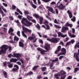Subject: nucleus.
Segmentation results:
<instances>
[{
    "label": "nucleus",
    "instance_id": "nucleus-1",
    "mask_svg": "<svg viewBox=\"0 0 79 79\" xmlns=\"http://www.w3.org/2000/svg\"><path fill=\"white\" fill-rule=\"evenodd\" d=\"M9 48V51L10 52L11 51V47L9 46L8 45H3L0 47L1 49V50L0 51V55H2V53H3V54L6 53V50H8Z\"/></svg>",
    "mask_w": 79,
    "mask_h": 79
},
{
    "label": "nucleus",
    "instance_id": "nucleus-2",
    "mask_svg": "<svg viewBox=\"0 0 79 79\" xmlns=\"http://www.w3.org/2000/svg\"><path fill=\"white\" fill-rule=\"evenodd\" d=\"M44 48L46 51L43 50L42 49L40 48H37V50H38V51H39V52H40L41 54H42L43 55L45 54V52H47L50 51V45L48 44H45Z\"/></svg>",
    "mask_w": 79,
    "mask_h": 79
},
{
    "label": "nucleus",
    "instance_id": "nucleus-3",
    "mask_svg": "<svg viewBox=\"0 0 79 79\" xmlns=\"http://www.w3.org/2000/svg\"><path fill=\"white\" fill-rule=\"evenodd\" d=\"M23 21H22V23L23 25V26H26V27H29L32 24V23L29 22L26 18H23ZM23 21H25V23H26L27 24L25 23H24V22Z\"/></svg>",
    "mask_w": 79,
    "mask_h": 79
},
{
    "label": "nucleus",
    "instance_id": "nucleus-4",
    "mask_svg": "<svg viewBox=\"0 0 79 79\" xmlns=\"http://www.w3.org/2000/svg\"><path fill=\"white\" fill-rule=\"evenodd\" d=\"M14 55V56H13ZM21 54L19 53H14L13 55H12L11 54H10L8 55V57L9 58H11V56L12 57H16V58H19L21 57Z\"/></svg>",
    "mask_w": 79,
    "mask_h": 79
},
{
    "label": "nucleus",
    "instance_id": "nucleus-5",
    "mask_svg": "<svg viewBox=\"0 0 79 79\" xmlns=\"http://www.w3.org/2000/svg\"><path fill=\"white\" fill-rule=\"evenodd\" d=\"M79 49H78V53L75 52L74 54V57L75 58L77 62L79 61Z\"/></svg>",
    "mask_w": 79,
    "mask_h": 79
},
{
    "label": "nucleus",
    "instance_id": "nucleus-6",
    "mask_svg": "<svg viewBox=\"0 0 79 79\" xmlns=\"http://www.w3.org/2000/svg\"><path fill=\"white\" fill-rule=\"evenodd\" d=\"M55 61H58V58H56L55 59L52 60V62L51 63V64L50 65V69H54V67H53V68H52L53 67V63L55 62Z\"/></svg>",
    "mask_w": 79,
    "mask_h": 79
},
{
    "label": "nucleus",
    "instance_id": "nucleus-7",
    "mask_svg": "<svg viewBox=\"0 0 79 79\" xmlns=\"http://www.w3.org/2000/svg\"><path fill=\"white\" fill-rule=\"evenodd\" d=\"M60 39V38H52L51 42L52 43H57V42H58V41Z\"/></svg>",
    "mask_w": 79,
    "mask_h": 79
},
{
    "label": "nucleus",
    "instance_id": "nucleus-8",
    "mask_svg": "<svg viewBox=\"0 0 79 79\" xmlns=\"http://www.w3.org/2000/svg\"><path fill=\"white\" fill-rule=\"evenodd\" d=\"M22 29L23 31H24L25 33H27V32H29V33H31V32L32 31L31 30H29L27 28L24 27L23 26H22Z\"/></svg>",
    "mask_w": 79,
    "mask_h": 79
},
{
    "label": "nucleus",
    "instance_id": "nucleus-9",
    "mask_svg": "<svg viewBox=\"0 0 79 79\" xmlns=\"http://www.w3.org/2000/svg\"><path fill=\"white\" fill-rule=\"evenodd\" d=\"M66 7L65 6H58V4H57V5H56L55 7L56 8H58L59 9H60L61 10H63L64 9V8Z\"/></svg>",
    "mask_w": 79,
    "mask_h": 79
},
{
    "label": "nucleus",
    "instance_id": "nucleus-10",
    "mask_svg": "<svg viewBox=\"0 0 79 79\" xmlns=\"http://www.w3.org/2000/svg\"><path fill=\"white\" fill-rule=\"evenodd\" d=\"M68 28L66 27H63L62 28L61 32H64L66 30H68Z\"/></svg>",
    "mask_w": 79,
    "mask_h": 79
},
{
    "label": "nucleus",
    "instance_id": "nucleus-11",
    "mask_svg": "<svg viewBox=\"0 0 79 79\" xmlns=\"http://www.w3.org/2000/svg\"><path fill=\"white\" fill-rule=\"evenodd\" d=\"M66 74V73L63 70H61L60 71V73L58 74V76H62L64 74Z\"/></svg>",
    "mask_w": 79,
    "mask_h": 79
},
{
    "label": "nucleus",
    "instance_id": "nucleus-12",
    "mask_svg": "<svg viewBox=\"0 0 79 79\" xmlns=\"http://www.w3.org/2000/svg\"><path fill=\"white\" fill-rule=\"evenodd\" d=\"M67 13L68 14L70 18H73V14L71 13L70 10H68L67 11Z\"/></svg>",
    "mask_w": 79,
    "mask_h": 79
},
{
    "label": "nucleus",
    "instance_id": "nucleus-13",
    "mask_svg": "<svg viewBox=\"0 0 79 79\" xmlns=\"http://www.w3.org/2000/svg\"><path fill=\"white\" fill-rule=\"evenodd\" d=\"M18 59H16L12 58L10 60V62H11V63H16V62L17 61H18Z\"/></svg>",
    "mask_w": 79,
    "mask_h": 79
},
{
    "label": "nucleus",
    "instance_id": "nucleus-14",
    "mask_svg": "<svg viewBox=\"0 0 79 79\" xmlns=\"http://www.w3.org/2000/svg\"><path fill=\"white\" fill-rule=\"evenodd\" d=\"M60 50H61V46H59L57 47V50L55 52V54H57L58 52H60Z\"/></svg>",
    "mask_w": 79,
    "mask_h": 79
},
{
    "label": "nucleus",
    "instance_id": "nucleus-15",
    "mask_svg": "<svg viewBox=\"0 0 79 79\" xmlns=\"http://www.w3.org/2000/svg\"><path fill=\"white\" fill-rule=\"evenodd\" d=\"M39 21L40 22V24H42V22H43V20H44V18L40 16L39 18Z\"/></svg>",
    "mask_w": 79,
    "mask_h": 79
},
{
    "label": "nucleus",
    "instance_id": "nucleus-16",
    "mask_svg": "<svg viewBox=\"0 0 79 79\" xmlns=\"http://www.w3.org/2000/svg\"><path fill=\"white\" fill-rule=\"evenodd\" d=\"M19 46L20 47L23 48L24 47V43L22 41H20L19 42Z\"/></svg>",
    "mask_w": 79,
    "mask_h": 79
},
{
    "label": "nucleus",
    "instance_id": "nucleus-17",
    "mask_svg": "<svg viewBox=\"0 0 79 79\" xmlns=\"http://www.w3.org/2000/svg\"><path fill=\"white\" fill-rule=\"evenodd\" d=\"M48 11H50L51 12H52V13H54L55 11H53V9L52 7H48Z\"/></svg>",
    "mask_w": 79,
    "mask_h": 79
},
{
    "label": "nucleus",
    "instance_id": "nucleus-18",
    "mask_svg": "<svg viewBox=\"0 0 79 79\" xmlns=\"http://www.w3.org/2000/svg\"><path fill=\"white\" fill-rule=\"evenodd\" d=\"M33 16H34V17H35V18H36L37 19H39V17H40V16H39V15L36 14H34Z\"/></svg>",
    "mask_w": 79,
    "mask_h": 79
},
{
    "label": "nucleus",
    "instance_id": "nucleus-19",
    "mask_svg": "<svg viewBox=\"0 0 79 79\" xmlns=\"http://www.w3.org/2000/svg\"><path fill=\"white\" fill-rule=\"evenodd\" d=\"M3 75L5 78H7V73L5 71L3 72Z\"/></svg>",
    "mask_w": 79,
    "mask_h": 79
},
{
    "label": "nucleus",
    "instance_id": "nucleus-20",
    "mask_svg": "<svg viewBox=\"0 0 79 79\" xmlns=\"http://www.w3.org/2000/svg\"><path fill=\"white\" fill-rule=\"evenodd\" d=\"M14 32V30L12 28H10L8 31L9 34H11V32Z\"/></svg>",
    "mask_w": 79,
    "mask_h": 79
},
{
    "label": "nucleus",
    "instance_id": "nucleus-21",
    "mask_svg": "<svg viewBox=\"0 0 79 79\" xmlns=\"http://www.w3.org/2000/svg\"><path fill=\"white\" fill-rule=\"evenodd\" d=\"M31 5L32 7V8H33L34 9L37 8V6H35V5L33 4V2H31Z\"/></svg>",
    "mask_w": 79,
    "mask_h": 79
},
{
    "label": "nucleus",
    "instance_id": "nucleus-22",
    "mask_svg": "<svg viewBox=\"0 0 79 79\" xmlns=\"http://www.w3.org/2000/svg\"><path fill=\"white\" fill-rule=\"evenodd\" d=\"M79 48V45L77 43L74 46V48L75 49H77V48Z\"/></svg>",
    "mask_w": 79,
    "mask_h": 79
},
{
    "label": "nucleus",
    "instance_id": "nucleus-23",
    "mask_svg": "<svg viewBox=\"0 0 79 79\" xmlns=\"http://www.w3.org/2000/svg\"><path fill=\"white\" fill-rule=\"evenodd\" d=\"M40 69L41 71H43V72H44V71H45V69H47V68L45 67H41L40 68Z\"/></svg>",
    "mask_w": 79,
    "mask_h": 79
},
{
    "label": "nucleus",
    "instance_id": "nucleus-24",
    "mask_svg": "<svg viewBox=\"0 0 79 79\" xmlns=\"http://www.w3.org/2000/svg\"><path fill=\"white\" fill-rule=\"evenodd\" d=\"M38 67H39V65H36L34 66L32 69V70H33V71H35Z\"/></svg>",
    "mask_w": 79,
    "mask_h": 79
},
{
    "label": "nucleus",
    "instance_id": "nucleus-25",
    "mask_svg": "<svg viewBox=\"0 0 79 79\" xmlns=\"http://www.w3.org/2000/svg\"><path fill=\"white\" fill-rule=\"evenodd\" d=\"M45 26L46 27V30H50V26H49L48 24L46 25Z\"/></svg>",
    "mask_w": 79,
    "mask_h": 79
},
{
    "label": "nucleus",
    "instance_id": "nucleus-26",
    "mask_svg": "<svg viewBox=\"0 0 79 79\" xmlns=\"http://www.w3.org/2000/svg\"><path fill=\"white\" fill-rule=\"evenodd\" d=\"M35 27L38 29V30H40V26L39 24H37V25H35Z\"/></svg>",
    "mask_w": 79,
    "mask_h": 79
},
{
    "label": "nucleus",
    "instance_id": "nucleus-27",
    "mask_svg": "<svg viewBox=\"0 0 79 79\" xmlns=\"http://www.w3.org/2000/svg\"><path fill=\"white\" fill-rule=\"evenodd\" d=\"M61 52L66 53V50L64 48H62L61 50Z\"/></svg>",
    "mask_w": 79,
    "mask_h": 79
},
{
    "label": "nucleus",
    "instance_id": "nucleus-28",
    "mask_svg": "<svg viewBox=\"0 0 79 79\" xmlns=\"http://www.w3.org/2000/svg\"><path fill=\"white\" fill-rule=\"evenodd\" d=\"M13 64H9L8 65V66L9 68H13Z\"/></svg>",
    "mask_w": 79,
    "mask_h": 79
},
{
    "label": "nucleus",
    "instance_id": "nucleus-29",
    "mask_svg": "<svg viewBox=\"0 0 79 79\" xmlns=\"http://www.w3.org/2000/svg\"><path fill=\"white\" fill-rule=\"evenodd\" d=\"M28 40H31V41H32L33 40H34V38L31 36L28 37Z\"/></svg>",
    "mask_w": 79,
    "mask_h": 79
},
{
    "label": "nucleus",
    "instance_id": "nucleus-30",
    "mask_svg": "<svg viewBox=\"0 0 79 79\" xmlns=\"http://www.w3.org/2000/svg\"><path fill=\"white\" fill-rule=\"evenodd\" d=\"M71 21H72L73 22H75L76 21V17L73 16L71 19Z\"/></svg>",
    "mask_w": 79,
    "mask_h": 79
},
{
    "label": "nucleus",
    "instance_id": "nucleus-31",
    "mask_svg": "<svg viewBox=\"0 0 79 79\" xmlns=\"http://www.w3.org/2000/svg\"><path fill=\"white\" fill-rule=\"evenodd\" d=\"M22 34L23 36V37H26V38H27V35H26L25 34V33H24V31H22Z\"/></svg>",
    "mask_w": 79,
    "mask_h": 79
},
{
    "label": "nucleus",
    "instance_id": "nucleus-32",
    "mask_svg": "<svg viewBox=\"0 0 79 79\" xmlns=\"http://www.w3.org/2000/svg\"><path fill=\"white\" fill-rule=\"evenodd\" d=\"M27 18L28 20H30V19H32L33 18L30 15H27Z\"/></svg>",
    "mask_w": 79,
    "mask_h": 79
},
{
    "label": "nucleus",
    "instance_id": "nucleus-33",
    "mask_svg": "<svg viewBox=\"0 0 79 79\" xmlns=\"http://www.w3.org/2000/svg\"><path fill=\"white\" fill-rule=\"evenodd\" d=\"M24 13L25 15H30V13H29V11L27 10H25L24 11Z\"/></svg>",
    "mask_w": 79,
    "mask_h": 79
},
{
    "label": "nucleus",
    "instance_id": "nucleus-34",
    "mask_svg": "<svg viewBox=\"0 0 79 79\" xmlns=\"http://www.w3.org/2000/svg\"><path fill=\"white\" fill-rule=\"evenodd\" d=\"M20 57H19V58H18V60H19V61H21L22 63V64H23V63H24V61H23V59H20L19 58Z\"/></svg>",
    "mask_w": 79,
    "mask_h": 79
},
{
    "label": "nucleus",
    "instance_id": "nucleus-35",
    "mask_svg": "<svg viewBox=\"0 0 79 79\" xmlns=\"http://www.w3.org/2000/svg\"><path fill=\"white\" fill-rule=\"evenodd\" d=\"M17 11H18V12H19V13H20V14H21V15H23V13H22V12H21V11H20L19 10V9H18V8H17Z\"/></svg>",
    "mask_w": 79,
    "mask_h": 79
},
{
    "label": "nucleus",
    "instance_id": "nucleus-36",
    "mask_svg": "<svg viewBox=\"0 0 79 79\" xmlns=\"http://www.w3.org/2000/svg\"><path fill=\"white\" fill-rule=\"evenodd\" d=\"M48 21L47 20H45L44 23V24H45V25H48Z\"/></svg>",
    "mask_w": 79,
    "mask_h": 79
},
{
    "label": "nucleus",
    "instance_id": "nucleus-37",
    "mask_svg": "<svg viewBox=\"0 0 79 79\" xmlns=\"http://www.w3.org/2000/svg\"><path fill=\"white\" fill-rule=\"evenodd\" d=\"M14 40H16L17 42H18V41L19 40V38H18V37L15 36V37H14Z\"/></svg>",
    "mask_w": 79,
    "mask_h": 79
},
{
    "label": "nucleus",
    "instance_id": "nucleus-38",
    "mask_svg": "<svg viewBox=\"0 0 79 79\" xmlns=\"http://www.w3.org/2000/svg\"><path fill=\"white\" fill-rule=\"evenodd\" d=\"M17 70H18V69L16 68H13L12 71L13 72H14V73H15L17 71Z\"/></svg>",
    "mask_w": 79,
    "mask_h": 79
},
{
    "label": "nucleus",
    "instance_id": "nucleus-39",
    "mask_svg": "<svg viewBox=\"0 0 79 79\" xmlns=\"http://www.w3.org/2000/svg\"><path fill=\"white\" fill-rule=\"evenodd\" d=\"M12 10H15L16 8V7L15 5H12Z\"/></svg>",
    "mask_w": 79,
    "mask_h": 79
},
{
    "label": "nucleus",
    "instance_id": "nucleus-40",
    "mask_svg": "<svg viewBox=\"0 0 79 79\" xmlns=\"http://www.w3.org/2000/svg\"><path fill=\"white\" fill-rule=\"evenodd\" d=\"M0 12L1 13L2 17H3V16H5V14L3 13V12L2 11V10H1L0 11Z\"/></svg>",
    "mask_w": 79,
    "mask_h": 79
},
{
    "label": "nucleus",
    "instance_id": "nucleus-41",
    "mask_svg": "<svg viewBox=\"0 0 79 79\" xmlns=\"http://www.w3.org/2000/svg\"><path fill=\"white\" fill-rule=\"evenodd\" d=\"M57 34L58 35V37H60V36H61V35H62L61 33L59 32H58Z\"/></svg>",
    "mask_w": 79,
    "mask_h": 79
},
{
    "label": "nucleus",
    "instance_id": "nucleus-42",
    "mask_svg": "<svg viewBox=\"0 0 79 79\" xmlns=\"http://www.w3.org/2000/svg\"><path fill=\"white\" fill-rule=\"evenodd\" d=\"M14 67H15V68H16V69H17V70H18V69H19V67L18 66V65H15Z\"/></svg>",
    "mask_w": 79,
    "mask_h": 79
},
{
    "label": "nucleus",
    "instance_id": "nucleus-43",
    "mask_svg": "<svg viewBox=\"0 0 79 79\" xmlns=\"http://www.w3.org/2000/svg\"><path fill=\"white\" fill-rule=\"evenodd\" d=\"M9 18L10 19V20L11 21H13L14 20V19H13V17L11 16H10L9 17Z\"/></svg>",
    "mask_w": 79,
    "mask_h": 79
},
{
    "label": "nucleus",
    "instance_id": "nucleus-44",
    "mask_svg": "<svg viewBox=\"0 0 79 79\" xmlns=\"http://www.w3.org/2000/svg\"><path fill=\"white\" fill-rule=\"evenodd\" d=\"M58 76H59V75H58V74L55 75V77L57 79H59V77H58Z\"/></svg>",
    "mask_w": 79,
    "mask_h": 79
},
{
    "label": "nucleus",
    "instance_id": "nucleus-45",
    "mask_svg": "<svg viewBox=\"0 0 79 79\" xmlns=\"http://www.w3.org/2000/svg\"><path fill=\"white\" fill-rule=\"evenodd\" d=\"M67 36V35H63V34H62V35H61V37H62L63 38H64L65 37H66Z\"/></svg>",
    "mask_w": 79,
    "mask_h": 79
},
{
    "label": "nucleus",
    "instance_id": "nucleus-46",
    "mask_svg": "<svg viewBox=\"0 0 79 79\" xmlns=\"http://www.w3.org/2000/svg\"><path fill=\"white\" fill-rule=\"evenodd\" d=\"M69 22H67L65 24V26L66 27H68L69 26Z\"/></svg>",
    "mask_w": 79,
    "mask_h": 79
},
{
    "label": "nucleus",
    "instance_id": "nucleus-47",
    "mask_svg": "<svg viewBox=\"0 0 79 79\" xmlns=\"http://www.w3.org/2000/svg\"><path fill=\"white\" fill-rule=\"evenodd\" d=\"M17 34L19 37H20V31H18L17 33Z\"/></svg>",
    "mask_w": 79,
    "mask_h": 79
},
{
    "label": "nucleus",
    "instance_id": "nucleus-48",
    "mask_svg": "<svg viewBox=\"0 0 79 79\" xmlns=\"http://www.w3.org/2000/svg\"><path fill=\"white\" fill-rule=\"evenodd\" d=\"M42 1H43L45 3H47V2H50V0H42Z\"/></svg>",
    "mask_w": 79,
    "mask_h": 79
},
{
    "label": "nucleus",
    "instance_id": "nucleus-49",
    "mask_svg": "<svg viewBox=\"0 0 79 79\" xmlns=\"http://www.w3.org/2000/svg\"><path fill=\"white\" fill-rule=\"evenodd\" d=\"M45 16H46V18H47L48 19H49L50 21H52V19L51 18L48 17V16L47 15H46Z\"/></svg>",
    "mask_w": 79,
    "mask_h": 79
},
{
    "label": "nucleus",
    "instance_id": "nucleus-50",
    "mask_svg": "<svg viewBox=\"0 0 79 79\" xmlns=\"http://www.w3.org/2000/svg\"><path fill=\"white\" fill-rule=\"evenodd\" d=\"M70 44H71V41H69L66 43V46H68V45H69Z\"/></svg>",
    "mask_w": 79,
    "mask_h": 79
},
{
    "label": "nucleus",
    "instance_id": "nucleus-51",
    "mask_svg": "<svg viewBox=\"0 0 79 79\" xmlns=\"http://www.w3.org/2000/svg\"><path fill=\"white\" fill-rule=\"evenodd\" d=\"M54 23H57V24H59L58 21H57V20L56 19H55L54 21Z\"/></svg>",
    "mask_w": 79,
    "mask_h": 79
},
{
    "label": "nucleus",
    "instance_id": "nucleus-52",
    "mask_svg": "<svg viewBox=\"0 0 79 79\" xmlns=\"http://www.w3.org/2000/svg\"><path fill=\"white\" fill-rule=\"evenodd\" d=\"M31 36L32 37H33L34 39H35V35H34V34L33 33L31 34Z\"/></svg>",
    "mask_w": 79,
    "mask_h": 79
},
{
    "label": "nucleus",
    "instance_id": "nucleus-53",
    "mask_svg": "<svg viewBox=\"0 0 79 79\" xmlns=\"http://www.w3.org/2000/svg\"><path fill=\"white\" fill-rule=\"evenodd\" d=\"M33 73L32 72H30L27 73V75H31V74H33Z\"/></svg>",
    "mask_w": 79,
    "mask_h": 79
},
{
    "label": "nucleus",
    "instance_id": "nucleus-54",
    "mask_svg": "<svg viewBox=\"0 0 79 79\" xmlns=\"http://www.w3.org/2000/svg\"><path fill=\"white\" fill-rule=\"evenodd\" d=\"M2 4L3 5H4L5 6H6V7H7V6H8V5L5 3H3Z\"/></svg>",
    "mask_w": 79,
    "mask_h": 79
},
{
    "label": "nucleus",
    "instance_id": "nucleus-55",
    "mask_svg": "<svg viewBox=\"0 0 79 79\" xmlns=\"http://www.w3.org/2000/svg\"><path fill=\"white\" fill-rule=\"evenodd\" d=\"M71 44H73L74 42H75V41L74 40H71Z\"/></svg>",
    "mask_w": 79,
    "mask_h": 79
},
{
    "label": "nucleus",
    "instance_id": "nucleus-56",
    "mask_svg": "<svg viewBox=\"0 0 79 79\" xmlns=\"http://www.w3.org/2000/svg\"><path fill=\"white\" fill-rule=\"evenodd\" d=\"M73 77L71 76H69L67 79H72Z\"/></svg>",
    "mask_w": 79,
    "mask_h": 79
},
{
    "label": "nucleus",
    "instance_id": "nucleus-57",
    "mask_svg": "<svg viewBox=\"0 0 79 79\" xmlns=\"http://www.w3.org/2000/svg\"><path fill=\"white\" fill-rule=\"evenodd\" d=\"M3 64L4 66H6V61H5L3 63Z\"/></svg>",
    "mask_w": 79,
    "mask_h": 79
},
{
    "label": "nucleus",
    "instance_id": "nucleus-58",
    "mask_svg": "<svg viewBox=\"0 0 79 79\" xmlns=\"http://www.w3.org/2000/svg\"><path fill=\"white\" fill-rule=\"evenodd\" d=\"M55 27H56L57 28H58V29H60V28H61V27L58 26L57 25H55Z\"/></svg>",
    "mask_w": 79,
    "mask_h": 79
},
{
    "label": "nucleus",
    "instance_id": "nucleus-59",
    "mask_svg": "<svg viewBox=\"0 0 79 79\" xmlns=\"http://www.w3.org/2000/svg\"><path fill=\"white\" fill-rule=\"evenodd\" d=\"M37 79H42V76L41 75H39L37 77Z\"/></svg>",
    "mask_w": 79,
    "mask_h": 79
},
{
    "label": "nucleus",
    "instance_id": "nucleus-60",
    "mask_svg": "<svg viewBox=\"0 0 79 79\" xmlns=\"http://www.w3.org/2000/svg\"><path fill=\"white\" fill-rule=\"evenodd\" d=\"M71 38H74V37H76V35H72L71 36H70Z\"/></svg>",
    "mask_w": 79,
    "mask_h": 79
},
{
    "label": "nucleus",
    "instance_id": "nucleus-61",
    "mask_svg": "<svg viewBox=\"0 0 79 79\" xmlns=\"http://www.w3.org/2000/svg\"><path fill=\"white\" fill-rule=\"evenodd\" d=\"M43 38H47V35H43Z\"/></svg>",
    "mask_w": 79,
    "mask_h": 79
},
{
    "label": "nucleus",
    "instance_id": "nucleus-62",
    "mask_svg": "<svg viewBox=\"0 0 79 79\" xmlns=\"http://www.w3.org/2000/svg\"><path fill=\"white\" fill-rule=\"evenodd\" d=\"M63 58V56H60L59 57V59L60 60H61V59H62Z\"/></svg>",
    "mask_w": 79,
    "mask_h": 79
},
{
    "label": "nucleus",
    "instance_id": "nucleus-63",
    "mask_svg": "<svg viewBox=\"0 0 79 79\" xmlns=\"http://www.w3.org/2000/svg\"><path fill=\"white\" fill-rule=\"evenodd\" d=\"M79 69V68L77 67L75 69V72H77V70H78V69Z\"/></svg>",
    "mask_w": 79,
    "mask_h": 79
},
{
    "label": "nucleus",
    "instance_id": "nucleus-64",
    "mask_svg": "<svg viewBox=\"0 0 79 79\" xmlns=\"http://www.w3.org/2000/svg\"><path fill=\"white\" fill-rule=\"evenodd\" d=\"M55 11L56 14H58V9H55Z\"/></svg>",
    "mask_w": 79,
    "mask_h": 79
}]
</instances>
